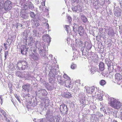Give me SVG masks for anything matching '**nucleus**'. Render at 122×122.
Masks as SVG:
<instances>
[{"mask_svg": "<svg viewBox=\"0 0 122 122\" xmlns=\"http://www.w3.org/2000/svg\"><path fill=\"white\" fill-rule=\"evenodd\" d=\"M21 24L19 23H17L15 25V27L16 28H20L22 27Z\"/></svg>", "mask_w": 122, "mask_h": 122, "instance_id": "nucleus-41", "label": "nucleus"}, {"mask_svg": "<svg viewBox=\"0 0 122 122\" xmlns=\"http://www.w3.org/2000/svg\"><path fill=\"white\" fill-rule=\"evenodd\" d=\"M111 8H110V9H109V12H107V13H108V15L109 16L111 15V14L112 13Z\"/></svg>", "mask_w": 122, "mask_h": 122, "instance_id": "nucleus-51", "label": "nucleus"}, {"mask_svg": "<svg viewBox=\"0 0 122 122\" xmlns=\"http://www.w3.org/2000/svg\"><path fill=\"white\" fill-rule=\"evenodd\" d=\"M78 33L80 36H83L84 32V30L83 28L81 26H80L78 28Z\"/></svg>", "mask_w": 122, "mask_h": 122, "instance_id": "nucleus-21", "label": "nucleus"}, {"mask_svg": "<svg viewBox=\"0 0 122 122\" xmlns=\"http://www.w3.org/2000/svg\"><path fill=\"white\" fill-rule=\"evenodd\" d=\"M115 80L116 82L119 85L120 84L122 78V76L119 73H117L115 75Z\"/></svg>", "mask_w": 122, "mask_h": 122, "instance_id": "nucleus-12", "label": "nucleus"}, {"mask_svg": "<svg viewBox=\"0 0 122 122\" xmlns=\"http://www.w3.org/2000/svg\"><path fill=\"white\" fill-rule=\"evenodd\" d=\"M16 75L21 78L26 77V75L24 74V71L20 72L18 71L16 72Z\"/></svg>", "mask_w": 122, "mask_h": 122, "instance_id": "nucleus-17", "label": "nucleus"}, {"mask_svg": "<svg viewBox=\"0 0 122 122\" xmlns=\"http://www.w3.org/2000/svg\"><path fill=\"white\" fill-rule=\"evenodd\" d=\"M72 10L73 11L77 12V6H74L73 5L72 7Z\"/></svg>", "mask_w": 122, "mask_h": 122, "instance_id": "nucleus-33", "label": "nucleus"}, {"mask_svg": "<svg viewBox=\"0 0 122 122\" xmlns=\"http://www.w3.org/2000/svg\"><path fill=\"white\" fill-rule=\"evenodd\" d=\"M99 69L101 71H103L104 69V64L103 62H100L99 65Z\"/></svg>", "mask_w": 122, "mask_h": 122, "instance_id": "nucleus-25", "label": "nucleus"}, {"mask_svg": "<svg viewBox=\"0 0 122 122\" xmlns=\"http://www.w3.org/2000/svg\"><path fill=\"white\" fill-rule=\"evenodd\" d=\"M95 89V88L94 86H92L90 87L89 90H90L91 94H92L94 91Z\"/></svg>", "mask_w": 122, "mask_h": 122, "instance_id": "nucleus-39", "label": "nucleus"}, {"mask_svg": "<svg viewBox=\"0 0 122 122\" xmlns=\"http://www.w3.org/2000/svg\"><path fill=\"white\" fill-rule=\"evenodd\" d=\"M86 92L87 93H91L90 91V90H89L90 87L88 88V87H86Z\"/></svg>", "mask_w": 122, "mask_h": 122, "instance_id": "nucleus-49", "label": "nucleus"}, {"mask_svg": "<svg viewBox=\"0 0 122 122\" xmlns=\"http://www.w3.org/2000/svg\"><path fill=\"white\" fill-rule=\"evenodd\" d=\"M84 46L87 49H90L92 48L91 44L87 42H86L85 43Z\"/></svg>", "mask_w": 122, "mask_h": 122, "instance_id": "nucleus-24", "label": "nucleus"}, {"mask_svg": "<svg viewBox=\"0 0 122 122\" xmlns=\"http://www.w3.org/2000/svg\"><path fill=\"white\" fill-rule=\"evenodd\" d=\"M79 42L78 43V44H79V45L80 46H82V42L81 41V40H79Z\"/></svg>", "mask_w": 122, "mask_h": 122, "instance_id": "nucleus-53", "label": "nucleus"}, {"mask_svg": "<svg viewBox=\"0 0 122 122\" xmlns=\"http://www.w3.org/2000/svg\"><path fill=\"white\" fill-rule=\"evenodd\" d=\"M109 64H107V66H108L107 69L109 73L112 72V71L113 69V66L112 65V63L111 61H109L108 62Z\"/></svg>", "mask_w": 122, "mask_h": 122, "instance_id": "nucleus-19", "label": "nucleus"}, {"mask_svg": "<svg viewBox=\"0 0 122 122\" xmlns=\"http://www.w3.org/2000/svg\"><path fill=\"white\" fill-rule=\"evenodd\" d=\"M107 112H108V114H107V115H109V117H111V115H112V112L109 109V108L107 109Z\"/></svg>", "mask_w": 122, "mask_h": 122, "instance_id": "nucleus-47", "label": "nucleus"}, {"mask_svg": "<svg viewBox=\"0 0 122 122\" xmlns=\"http://www.w3.org/2000/svg\"><path fill=\"white\" fill-rule=\"evenodd\" d=\"M71 67L72 69H74L76 68V65L73 63H72L71 66Z\"/></svg>", "mask_w": 122, "mask_h": 122, "instance_id": "nucleus-35", "label": "nucleus"}, {"mask_svg": "<svg viewBox=\"0 0 122 122\" xmlns=\"http://www.w3.org/2000/svg\"><path fill=\"white\" fill-rule=\"evenodd\" d=\"M33 37H38L39 36V34L38 33V32L37 31V29H34L33 31Z\"/></svg>", "mask_w": 122, "mask_h": 122, "instance_id": "nucleus-23", "label": "nucleus"}, {"mask_svg": "<svg viewBox=\"0 0 122 122\" xmlns=\"http://www.w3.org/2000/svg\"><path fill=\"white\" fill-rule=\"evenodd\" d=\"M100 93H99L98 94H97V96L96 98L99 99L100 100H102V97L101 95H100Z\"/></svg>", "mask_w": 122, "mask_h": 122, "instance_id": "nucleus-37", "label": "nucleus"}, {"mask_svg": "<svg viewBox=\"0 0 122 122\" xmlns=\"http://www.w3.org/2000/svg\"><path fill=\"white\" fill-rule=\"evenodd\" d=\"M2 60L1 56V54H0V64H1L2 63Z\"/></svg>", "mask_w": 122, "mask_h": 122, "instance_id": "nucleus-61", "label": "nucleus"}, {"mask_svg": "<svg viewBox=\"0 0 122 122\" xmlns=\"http://www.w3.org/2000/svg\"><path fill=\"white\" fill-rule=\"evenodd\" d=\"M79 40H76V44H77V45H78V42H79Z\"/></svg>", "mask_w": 122, "mask_h": 122, "instance_id": "nucleus-63", "label": "nucleus"}, {"mask_svg": "<svg viewBox=\"0 0 122 122\" xmlns=\"http://www.w3.org/2000/svg\"><path fill=\"white\" fill-rule=\"evenodd\" d=\"M109 0H108V1H107V3H108V7L109 6V8H111L112 7V4H109L111 2H110V1H109Z\"/></svg>", "mask_w": 122, "mask_h": 122, "instance_id": "nucleus-48", "label": "nucleus"}, {"mask_svg": "<svg viewBox=\"0 0 122 122\" xmlns=\"http://www.w3.org/2000/svg\"><path fill=\"white\" fill-rule=\"evenodd\" d=\"M81 19L82 21L84 23L86 22L87 20V18L86 17V16L84 15L81 16Z\"/></svg>", "mask_w": 122, "mask_h": 122, "instance_id": "nucleus-28", "label": "nucleus"}, {"mask_svg": "<svg viewBox=\"0 0 122 122\" xmlns=\"http://www.w3.org/2000/svg\"><path fill=\"white\" fill-rule=\"evenodd\" d=\"M108 76H107V77L108 78H109L110 79H111L113 78V75L112 74V72L109 73Z\"/></svg>", "mask_w": 122, "mask_h": 122, "instance_id": "nucleus-43", "label": "nucleus"}, {"mask_svg": "<svg viewBox=\"0 0 122 122\" xmlns=\"http://www.w3.org/2000/svg\"><path fill=\"white\" fill-rule=\"evenodd\" d=\"M4 2L3 0H0V9L4 8V9L6 11H8L11 9L12 6L11 2L9 0H7L5 2L4 6Z\"/></svg>", "mask_w": 122, "mask_h": 122, "instance_id": "nucleus-4", "label": "nucleus"}, {"mask_svg": "<svg viewBox=\"0 0 122 122\" xmlns=\"http://www.w3.org/2000/svg\"><path fill=\"white\" fill-rule=\"evenodd\" d=\"M28 3V7L31 10H33L34 8V6L33 4L31 2H29Z\"/></svg>", "mask_w": 122, "mask_h": 122, "instance_id": "nucleus-27", "label": "nucleus"}, {"mask_svg": "<svg viewBox=\"0 0 122 122\" xmlns=\"http://www.w3.org/2000/svg\"><path fill=\"white\" fill-rule=\"evenodd\" d=\"M21 48L20 49L21 53L23 55L28 54V48L26 46L22 45Z\"/></svg>", "mask_w": 122, "mask_h": 122, "instance_id": "nucleus-9", "label": "nucleus"}, {"mask_svg": "<svg viewBox=\"0 0 122 122\" xmlns=\"http://www.w3.org/2000/svg\"><path fill=\"white\" fill-rule=\"evenodd\" d=\"M114 14L117 17H119L121 15L122 10L119 7H114Z\"/></svg>", "mask_w": 122, "mask_h": 122, "instance_id": "nucleus-8", "label": "nucleus"}, {"mask_svg": "<svg viewBox=\"0 0 122 122\" xmlns=\"http://www.w3.org/2000/svg\"><path fill=\"white\" fill-rule=\"evenodd\" d=\"M82 7L81 6L79 5L77 6V12L78 13L79 12H81L82 11Z\"/></svg>", "mask_w": 122, "mask_h": 122, "instance_id": "nucleus-31", "label": "nucleus"}, {"mask_svg": "<svg viewBox=\"0 0 122 122\" xmlns=\"http://www.w3.org/2000/svg\"><path fill=\"white\" fill-rule=\"evenodd\" d=\"M51 73H50L49 72V76L50 77V78H51L52 79H53L55 77V76L56 75H54V74L52 73L50 74Z\"/></svg>", "mask_w": 122, "mask_h": 122, "instance_id": "nucleus-38", "label": "nucleus"}, {"mask_svg": "<svg viewBox=\"0 0 122 122\" xmlns=\"http://www.w3.org/2000/svg\"><path fill=\"white\" fill-rule=\"evenodd\" d=\"M22 91H27L28 92H29L30 90V84L27 83L26 84L23 85L22 86Z\"/></svg>", "mask_w": 122, "mask_h": 122, "instance_id": "nucleus-14", "label": "nucleus"}, {"mask_svg": "<svg viewBox=\"0 0 122 122\" xmlns=\"http://www.w3.org/2000/svg\"><path fill=\"white\" fill-rule=\"evenodd\" d=\"M67 18L69 22V23L70 24L72 21V18L69 15L67 16Z\"/></svg>", "mask_w": 122, "mask_h": 122, "instance_id": "nucleus-44", "label": "nucleus"}, {"mask_svg": "<svg viewBox=\"0 0 122 122\" xmlns=\"http://www.w3.org/2000/svg\"><path fill=\"white\" fill-rule=\"evenodd\" d=\"M32 49H33V48L29 51L28 53L29 55L31 56V58L33 60L36 61L39 60H40L39 55L38 54L36 53V50L34 49L33 51V52H32Z\"/></svg>", "mask_w": 122, "mask_h": 122, "instance_id": "nucleus-5", "label": "nucleus"}, {"mask_svg": "<svg viewBox=\"0 0 122 122\" xmlns=\"http://www.w3.org/2000/svg\"><path fill=\"white\" fill-rule=\"evenodd\" d=\"M108 101V104L113 108L117 109H122V104L118 100L112 97H109Z\"/></svg>", "mask_w": 122, "mask_h": 122, "instance_id": "nucleus-1", "label": "nucleus"}, {"mask_svg": "<svg viewBox=\"0 0 122 122\" xmlns=\"http://www.w3.org/2000/svg\"><path fill=\"white\" fill-rule=\"evenodd\" d=\"M84 48L83 46L81 47V51L82 52L85 50H84Z\"/></svg>", "mask_w": 122, "mask_h": 122, "instance_id": "nucleus-62", "label": "nucleus"}, {"mask_svg": "<svg viewBox=\"0 0 122 122\" xmlns=\"http://www.w3.org/2000/svg\"><path fill=\"white\" fill-rule=\"evenodd\" d=\"M106 83L105 81L103 80H101L100 82L99 83L102 86H103L105 85Z\"/></svg>", "mask_w": 122, "mask_h": 122, "instance_id": "nucleus-36", "label": "nucleus"}, {"mask_svg": "<svg viewBox=\"0 0 122 122\" xmlns=\"http://www.w3.org/2000/svg\"><path fill=\"white\" fill-rule=\"evenodd\" d=\"M42 39L45 42L49 44L51 41V37L49 36V35L47 34H45L42 37Z\"/></svg>", "mask_w": 122, "mask_h": 122, "instance_id": "nucleus-11", "label": "nucleus"}, {"mask_svg": "<svg viewBox=\"0 0 122 122\" xmlns=\"http://www.w3.org/2000/svg\"><path fill=\"white\" fill-rule=\"evenodd\" d=\"M5 118V120L7 122H10V121L9 119L7 118L6 117Z\"/></svg>", "mask_w": 122, "mask_h": 122, "instance_id": "nucleus-64", "label": "nucleus"}, {"mask_svg": "<svg viewBox=\"0 0 122 122\" xmlns=\"http://www.w3.org/2000/svg\"><path fill=\"white\" fill-rule=\"evenodd\" d=\"M0 111L2 114L4 116V117L5 118H6V113L5 112L4 110L1 109H0Z\"/></svg>", "mask_w": 122, "mask_h": 122, "instance_id": "nucleus-34", "label": "nucleus"}, {"mask_svg": "<svg viewBox=\"0 0 122 122\" xmlns=\"http://www.w3.org/2000/svg\"><path fill=\"white\" fill-rule=\"evenodd\" d=\"M8 51H6L5 52V60H6L7 58V56L8 55Z\"/></svg>", "mask_w": 122, "mask_h": 122, "instance_id": "nucleus-46", "label": "nucleus"}, {"mask_svg": "<svg viewBox=\"0 0 122 122\" xmlns=\"http://www.w3.org/2000/svg\"><path fill=\"white\" fill-rule=\"evenodd\" d=\"M59 109L60 112L62 115L67 114L68 109L66 105L64 104H62L60 106Z\"/></svg>", "mask_w": 122, "mask_h": 122, "instance_id": "nucleus-6", "label": "nucleus"}, {"mask_svg": "<svg viewBox=\"0 0 122 122\" xmlns=\"http://www.w3.org/2000/svg\"><path fill=\"white\" fill-rule=\"evenodd\" d=\"M70 120L68 118H66L65 121V122H70Z\"/></svg>", "mask_w": 122, "mask_h": 122, "instance_id": "nucleus-54", "label": "nucleus"}, {"mask_svg": "<svg viewBox=\"0 0 122 122\" xmlns=\"http://www.w3.org/2000/svg\"><path fill=\"white\" fill-rule=\"evenodd\" d=\"M30 16L32 18H36V15L33 12L30 11Z\"/></svg>", "mask_w": 122, "mask_h": 122, "instance_id": "nucleus-30", "label": "nucleus"}, {"mask_svg": "<svg viewBox=\"0 0 122 122\" xmlns=\"http://www.w3.org/2000/svg\"><path fill=\"white\" fill-rule=\"evenodd\" d=\"M6 41L8 43V45H10L12 42V40L10 39H8Z\"/></svg>", "mask_w": 122, "mask_h": 122, "instance_id": "nucleus-50", "label": "nucleus"}, {"mask_svg": "<svg viewBox=\"0 0 122 122\" xmlns=\"http://www.w3.org/2000/svg\"><path fill=\"white\" fill-rule=\"evenodd\" d=\"M67 80H66L68 81V82H69L70 81L69 80H68L69 79H70V77L68 76L66 74H64L63 76Z\"/></svg>", "mask_w": 122, "mask_h": 122, "instance_id": "nucleus-40", "label": "nucleus"}, {"mask_svg": "<svg viewBox=\"0 0 122 122\" xmlns=\"http://www.w3.org/2000/svg\"><path fill=\"white\" fill-rule=\"evenodd\" d=\"M107 122H112L111 118L110 117H109V118H108Z\"/></svg>", "mask_w": 122, "mask_h": 122, "instance_id": "nucleus-59", "label": "nucleus"}, {"mask_svg": "<svg viewBox=\"0 0 122 122\" xmlns=\"http://www.w3.org/2000/svg\"><path fill=\"white\" fill-rule=\"evenodd\" d=\"M77 28V25H75L73 27V29L74 30V29H76V30Z\"/></svg>", "mask_w": 122, "mask_h": 122, "instance_id": "nucleus-58", "label": "nucleus"}, {"mask_svg": "<svg viewBox=\"0 0 122 122\" xmlns=\"http://www.w3.org/2000/svg\"><path fill=\"white\" fill-rule=\"evenodd\" d=\"M32 104L33 106H35L37 105V101L36 99L34 100L33 102H32Z\"/></svg>", "mask_w": 122, "mask_h": 122, "instance_id": "nucleus-42", "label": "nucleus"}, {"mask_svg": "<svg viewBox=\"0 0 122 122\" xmlns=\"http://www.w3.org/2000/svg\"><path fill=\"white\" fill-rule=\"evenodd\" d=\"M108 35L111 38H113L114 36V31L112 28H110L108 31Z\"/></svg>", "mask_w": 122, "mask_h": 122, "instance_id": "nucleus-18", "label": "nucleus"}, {"mask_svg": "<svg viewBox=\"0 0 122 122\" xmlns=\"http://www.w3.org/2000/svg\"><path fill=\"white\" fill-rule=\"evenodd\" d=\"M63 94L64 96L66 97L69 98L71 97V94L69 92H65Z\"/></svg>", "mask_w": 122, "mask_h": 122, "instance_id": "nucleus-26", "label": "nucleus"}, {"mask_svg": "<svg viewBox=\"0 0 122 122\" xmlns=\"http://www.w3.org/2000/svg\"><path fill=\"white\" fill-rule=\"evenodd\" d=\"M71 1L72 3H74L76 2V3H77L78 2V1H76V0H71Z\"/></svg>", "mask_w": 122, "mask_h": 122, "instance_id": "nucleus-57", "label": "nucleus"}, {"mask_svg": "<svg viewBox=\"0 0 122 122\" xmlns=\"http://www.w3.org/2000/svg\"><path fill=\"white\" fill-rule=\"evenodd\" d=\"M29 42L27 43V40H26V42L25 44L26 45L31 46L33 44V43L34 42V41L33 40V37H29Z\"/></svg>", "mask_w": 122, "mask_h": 122, "instance_id": "nucleus-20", "label": "nucleus"}, {"mask_svg": "<svg viewBox=\"0 0 122 122\" xmlns=\"http://www.w3.org/2000/svg\"><path fill=\"white\" fill-rule=\"evenodd\" d=\"M15 97L16 99L18 100V101L20 102V101L18 96L17 95H16L15 96Z\"/></svg>", "mask_w": 122, "mask_h": 122, "instance_id": "nucleus-52", "label": "nucleus"}, {"mask_svg": "<svg viewBox=\"0 0 122 122\" xmlns=\"http://www.w3.org/2000/svg\"><path fill=\"white\" fill-rule=\"evenodd\" d=\"M34 24L36 26H39L40 25L39 21L38 20H36L34 22Z\"/></svg>", "mask_w": 122, "mask_h": 122, "instance_id": "nucleus-45", "label": "nucleus"}, {"mask_svg": "<svg viewBox=\"0 0 122 122\" xmlns=\"http://www.w3.org/2000/svg\"><path fill=\"white\" fill-rule=\"evenodd\" d=\"M35 46L39 50V53L41 57H46V49L47 47H46V45L44 44L40 43L39 41H36L35 43Z\"/></svg>", "mask_w": 122, "mask_h": 122, "instance_id": "nucleus-2", "label": "nucleus"}, {"mask_svg": "<svg viewBox=\"0 0 122 122\" xmlns=\"http://www.w3.org/2000/svg\"><path fill=\"white\" fill-rule=\"evenodd\" d=\"M88 51L86 50L82 52V55L84 56V58L86 57L87 55H88Z\"/></svg>", "mask_w": 122, "mask_h": 122, "instance_id": "nucleus-32", "label": "nucleus"}, {"mask_svg": "<svg viewBox=\"0 0 122 122\" xmlns=\"http://www.w3.org/2000/svg\"><path fill=\"white\" fill-rule=\"evenodd\" d=\"M28 62L24 60L19 61L16 64V68L18 70H23L27 69L29 66Z\"/></svg>", "mask_w": 122, "mask_h": 122, "instance_id": "nucleus-3", "label": "nucleus"}, {"mask_svg": "<svg viewBox=\"0 0 122 122\" xmlns=\"http://www.w3.org/2000/svg\"><path fill=\"white\" fill-rule=\"evenodd\" d=\"M120 4L121 5V7L122 8V0H119Z\"/></svg>", "mask_w": 122, "mask_h": 122, "instance_id": "nucleus-60", "label": "nucleus"}, {"mask_svg": "<svg viewBox=\"0 0 122 122\" xmlns=\"http://www.w3.org/2000/svg\"><path fill=\"white\" fill-rule=\"evenodd\" d=\"M20 15L23 19H27L28 17V14L24 10L20 12Z\"/></svg>", "mask_w": 122, "mask_h": 122, "instance_id": "nucleus-15", "label": "nucleus"}, {"mask_svg": "<svg viewBox=\"0 0 122 122\" xmlns=\"http://www.w3.org/2000/svg\"><path fill=\"white\" fill-rule=\"evenodd\" d=\"M65 27L66 28V30L68 33V29L69 27V26L67 25H65Z\"/></svg>", "mask_w": 122, "mask_h": 122, "instance_id": "nucleus-55", "label": "nucleus"}, {"mask_svg": "<svg viewBox=\"0 0 122 122\" xmlns=\"http://www.w3.org/2000/svg\"><path fill=\"white\" fill-rule=\"evenodd\" d=\"M57 80L59 83L61 85H67L66 83L68 82V81L66 80L63 81L61 79V76H58L57 78ZM68 84H67L68 85Z\"/></svg>", "mask_w": 122, "mask_h": 122, "instance_id": "nucleus-13", "label": "nucleus"}, {"mask_svg": "<svg viewBox=\"0 0 122 122\" xmlns=\"http://www.w3.org/2000/svg\"><path fill=\"white\" fill-rule=\"evenodd\" d=\"M45 120L43 119L40 120H38L36 121L35 122H45Z\"/></svg>", "mask_w": 122, "mask_h": 122, "instance_id": "nucleus-56", "label": "nucleus"}, {"mask_svg": "<svg viewBox=\"0 0 122 122\" xmlns=\"http://www.w3.org/2000/svg\"><path fill=\"white\" fill-rule=\"evenodd\" d=\"M50 73H51L50 74L52 73L54 74V75H56V70L53 68L51 69L50 71L49 72Z\"/></svg>", "mask_w": 122, "mask_h": 122, "instance_id": "nucleus-29", "label": "nucleus"}, {"mask_svg": "<svg viewBox=\"0 0 122 122\" xmlns=\"http://www.w3.org/2000/svg\"><path fill=\"white\" fill-rule=\"evenodd\" d=\"M78 97L80 98V100L81 102L82 103H83L85 100L84 94L83 93H79Z\"/></svg>", "mask_w": 122, "mask_h": 122, "instance_id": "nucleus-16", "label": "nucleus"}, {"mask_svg": "<svg viewBox=\"0 0 122 122\" xmlns=\"http://www.w3.org/2000/svg\"><path fill=\"white\" fill-rule=\"evenodd\" d=\"M61 118V117L60 115L52 116L51 118L50 121L51 122H60Z\"/></svg>", "mask_w": 122, "mask_h": 122, "instance_id": "nucleus-7", "label": "nucleus"}, {"mask_svg": "<svg viewBox=\"0 0 122 122\" xmlns=\"http://www.w3.org/2000/svg\"><path fill=\"white\" fill-rule=\"evenodd\" d=\"M20 0V3L21 4H23V3H25L23 5V7L24 9L25 10H26L28 8V3H27V2H28L29 0H28V1L27 2H21V1Z\"/></svg>", "mask_w": 122, "mask_h": 122, "instance_id": "nucleus-22", "label": "nucleus"}, {"mask_svg": "<svg viewBox=\"0 0 122 122\" xmlns=\"http://www.w3.org/2000/svg\"><path fill=\"white\" fill-rule=\"evenodd\" d=\"M37 96H45L47 92L45 90L40 89L38 90L36 92Z\"/></svg>", "mask_w": 122, "mask_h": 122, "instance_id": "nucleus-10", "label": "nucleus"}]
</instances>
